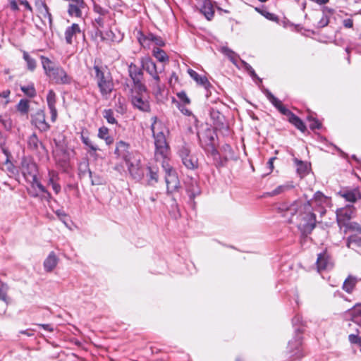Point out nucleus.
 Instances as JSON below:
<instances>
[{"label": "nucleus", "instance_id": "obj_61", "mask_svg": "<svg viewBox=\"0 0 361 361\" xmlns=\"http://www.w3.org/2000/svg\"><path fill=\"white\" fill-rule=\"evenodd\" d=\"M51 113V120L52 122H54L57 118V110L55 107L49 108Z\"/></svg>", "mask_w": 361, "mask_h": 361}, {"label": "nucleus", "instance_id": "obj_3", "mask_svg": "<svg viewBox=\"0 0 361 361\" xmlns=\"http://www.w3.org/2000/svg\"><path fill=\"white\" fill-rule=\"evenodd\" d=\"M41 60L45 74L52 82L59 85L71 83L72 78L67 74L62 67L56 65L46 56H41Z\"/></svg>", "mask_w": 361, "mask_h": 361}, {"label": "nucleus", "instance_id": "obj_22", "mask_svg": "<svg viewBox=\"0 0 361 361\" xmlns=\"http://www.w3.org/2000/svg\"><path fill=\"white\" fill-rule=\"evenodd\" d=\"M347 318H350L352 321L361 324V304L355 305L351 310L345 313Z\"/></svg>", "mask_w": 361, "mask_h": 361}, {"label": "nucleus", "instance_id": "obj_43", "mask_svg": "<svg viewBox=\"0 0 361 361\" xmlns=\"http://www.w3.org/2000/svg\"><path fill=\"white\" fill-rule=\"evenodd\" d=\"M21 91L30 97H34L36 95V91L33 84L27 86H21Z\"/></svg>", "mask_w": 361, "mask_h": 361}, {"label": "nucleus", "instance_id": "obj_62", "mask_svg": "<svg viewBox=\"0 0 361 361\" xmlns=\"http://www.w3.org/2000/svg\"><path fill=\"white\" fill-rule=\"evenodd\" d=\"M343 25L346 28H352L353 26V20L350 18L345 19L343 21Z\"/></svg>", "mask_w": 361, "mask_h": 361}, {"label": "nucleus", "instance_id": "obj_45", "mask_svg": "<svg viewBox=\"0 0 361 361\" xmlns=\"http://www.w3.org/2000/svg\"><path fill=\"white\" fill-rule=\"evenodd\" d=\"M11 94V91L9 90H6L0 92V104L3 105L4 107H6L7 104L10 102L9 96Z\"/></svg>", "mask_w": 361, "mask_h": 361}, {"label": "nucleus", "instance_id": "obj_38", "mask_svg": "<svg viewBox=\"0 0 361 361\" xmlns=\"http://www.w3.org/2000/svg\"><path fill=\"white\" fill-rule=\"evenodd\" d=\"M326 12L331 13L332 10L328 8H324L323 10V15L319 21L318 22V27H324L326 25H328L329 23V17L326 13Z\"/></svg>", "mask_w": 361, "mask_h": 361}, {"label": "nucleus", "instance_id": "obj_21", "mask_svg": "<svg viewBox=\"0 0 361 361\" xmlns=\"http://www.w3.org/2000/svg\"><path fill=\"white\" fill-rule=\"evenodd\" d=\"M80 32L81 30L80 26L76 23H73L71 26L68 27L65 31V39L66 43L71 44L73 43V37Z\"/></svg>", "mask_w": 361, "mask_h": 361}, {"label": "nucleus", "instance_id": "obj_52", "mask_svg": "<svg viewBox=\"0 0 361 361\" xmlns=\"http://www.w3.org/2000/svg\"><path fill=\"white\" fill-rule=\"evenodd\" d=\"M94 12L99 14V16H106L109 13V11L106 8H102L100 5L94 3L93 5Z\"/></svg>", "mask_w": 361, "mask_h": 361}, {"label": "nucleus", "instance_id": "obj_1", "mask_svg": "<svg viewBox=\"0 0 361 361\" xmlns=\"http://www.w3.org/2000/svg\"><path fill=\"white\" fill-rule=\"evenodd\" d=\"M310 204L297 201L286 208L283 216L288 222L295 224L303 235L310 233L316 226V216Z\"/></svg>", "mask_w": 361, "mask_h": 361}, {"label": "nucleus", "instance_id": "obj_7", "mask_svg": "<svg viewBox=\"0 0 361 361\" xmlns=\"http://www.w3.org/2000/svg\"><path fill=\"white\" fill-rule=\"evenodd\" d=\"M161 166L164 171H166V183L167 188V192L172 193L176 191L179 187V180L178 176L173 170L171 166L169 164L168 162L166 164H161Z\"/></svg>", "mask_w": 361, "mask_h": 361}, {"label": "nucleus", "instance_id": "obj_11", "mask_svg": "<svg viewBox=\"0 0 361 361\" xmlns=\"http://www.w3.org/2000/svg\"><path fill=\"white\" fill-rule=\"evenodd\" d=\"M85 6L84 0H71L68 5V13L72 17L80 18L82 9Z\"/></svg>", "mask_w": 361, "mask_h": 361}, {"label": "nucleus", "instance_id": "obj_63", "mask_svg": "<svg viewBox=\"0 0 361 361\" xmlns=\"http://www.w3.org/2000/svg\"><path fill=\"white\" fill-rule=\"evenodd\" d=\"M310 127L311 129H319L321 127V123L317 120L313 119Z\"/></svg>", "mask_w": 361, "mask_h": 361}, {"label": "nucleus", "instance_id": "obj_51", "mask_svg": "<svg viewBox=\"0 0 361 361\" xmlns=\"http://www.w3.org/2000/svg\"><path fill=\"white\" fill-rule=\"evenodd\" d=\"M288 185H279L276 189L269 192V196H275L284 192L286 190L289 189Z\"/></svg>", "mask_w": 361, "mask_h": 361}, {"label": "nucleus", "instance_id": "obj_16", "mask_svg": "<svg viewBox=\"0 0 361 361\" xmlns=\"http://www.w3.org/2000/svg\"><path fill=\"white\" fill-rule=\"evenodd\" d=\"M339 195L351 203H354L361 198V192L358 188L343 190L339 192Z\"/></svg>", "mask_w": 361, "mask_h": 361}, {"label": "nucleus", "instance_id": "obj_34", "mask_svg": "<svg viewBox=\"0 0 361 361\" xmlns=\"http://www.w3.org/2000/svg\"><path fill=\"white\" fill-rule=\"evenodd\" d=\"M221 51L226 55L234 65H237V60L239 56L236 53L226 47H221Z\"/></svg>", "mask_w": 361, "mask_h": 361}, {"label": "nucleus", "instance_id": "obj_56", "mask_svg": "<svg viewBox=\"0 0 361 361\" xmlns=\"http://www.w3.org/2000/svg\"><path fill=\"white\" fill-rule=\"evenodd\" d=\"M48 176H49V183L57 182L59 180V173L55 171H49Z\"/></svg>", "mask_w": 361, "mask_h": 361}, {"label": "nucleus", "instance_id": "obj_9", "mask_svg": "<svg viewBox=\"0 0 361 361\" xmlns=\"http://www.w3.org/2000/svg\"><path fill=\"white\" fill-rule=\"evenodd\" d=\"M355 209L353 206L347 205L336 210V221L341 228L350 222L349 220L353 217Z\"/></svg>", "mask_w": 361, "mask_h": 361}, {"label": "nucleus", "instance_id": "obj_33", "mask_svg": "<svg viewBox=\"0 0 361 361\" xmlns=\"http://www.w3.org/2000/svg\"><path fill=\"white\" fill-rule=\"evenodd\" d=\"M42 7L43 8H42V11H40V13L42 15V19L44 21V25L48 24L51 27L52 25L51 14L49 13V8L47 6V4H43Z\"/></svg>", "mask_w": 361, "mask_h": 361}, {"label": "nucleus", "instance_id": "obj_14", "mask_svg": "<svg viewBox=\"0 0 361 361\" xmlns=\"http://www.w3.org/2000/svg\"><path fill=\"white\" fill-rule=\"evenodd\" d=\"M106 16H99L97 18L94 19V25L97 29V33L99 35L102 40H112L111 36L113 35L112 32L110 30L106 32V34L104 33L100 28L104 27V18Z\"/></svg>", "mask_w": 361, "mask_h": 361}, {"label": "nucleus", "instance_id": "obj_31", "mask_svg": "<svg viewBox=\"0 0 361 361\" xmlns=\"http://www.w3.org/2000/svg\"><path fill=\"white\" fill-rule=\"evenodd\" d=\"M98 137L102 140H104L106 145H110L114 142L113 137L109 135V129L105 126H102L99 128Z\"/></svg>", "mask_w": 361, "mask_h": 361}, {"label": "nucleus", "instance_id": "obj_18", "mask_svg": "<svg viewBox=\"0 0 361 361\" xmlns=\"http://www.w3.org/2000/svg\"><path fill=\"white\" fill-rule=\"evenodd\" d=\"M126 163L130 176L135 179L141 178L143 176V172L140 168L139 160L133 161L130 158L129 159V162Z\"/></svg>", "mask_w": 361, "mask_h": 361}, {"label": "nucleus", "instance_id": "obj_27", "mask_svg": "<svg viewBox=\"0 0 361 361\" xmlns=\"http://www.w3.org/2000/svg\"><path fill=\"white\" fill-rule=\"evenodd\" d=\"M346 246L355 249L361 247V233H354L347 238Z\"/></svg>", "mask_w": 361, "mask_h": 361}, {"label": "nucleus", "instance_id": "obj_48", "mask_svg": "<svg viewBox=\"0 0 361 361\" xmlns=\"http://www.w3.org/2000/svg\"><path fill=\"white\" fill-rule=\"evenodd\" d=\"M103 116L109 123L114 124L116 123V120L114 116V112L111 109H105L104 111Z\"/></svg>", "mask_w": 361, "mask_h": 361}, {"label": "nucleus", "instance_id": "obj_47", "mask_svg": "<svg viewBox=\"0 0 361 361\" xmlns=\"http://www.w3.org/2000/svg\"><path fill=\"white\" fill-rule=\"evenodd\" d=\"M47 101L49 108L56 106V94L52 90L49 91L47 96Z\"/></svg>", "mask_w": 361, "mask_h": 361}, {"label": "nucleus", "instance_id": "obj_24", "mask_svg": "<svg viewBox=\"0 0 361 361\" xmlns=\"http://www.w3.org/2000/svg\"><path fill=\"white\" fill-rule=\"evenodd\" d=\"M58 264V258L54 252H50L44 262V269L47 272L51 271Z\"/></svg>", "mask_w": 361, "mask_h": 361}, {"label": "nucleus", "instance_id": "obj_15", "mask_svg": "<svg viewBox=\"0 0 361 361\" xmlns=\"http://www.w3.org/2000/svg\"><path fill=\"white\" fill-rule=\"evenodd\" d=\"M133 106L142 111L148 112L150 110L149 103L140 94L133 95L131 99Z\"/></svg>", "mask_w": 361, "mask_h": 361}, {"label": "nucleus", "instance_id": "obj_26", "mask_svg": "<svg viewBox=\"0 0 361 361\" xmlns=\"http://www.w3.org/2000/svg\"><path fill=\"white\" fill-rule=\"evenodd\" d=\"M188 74L190 76L197 82V84H200L204 86L206 89L210 85L209 82L205 76L200 75L196 71L192 69L188 70Z\"/></svg>", "mask_w": 361, "mask_h": 361}, {"label": "nucleus", "instance_id": "obj_30", "mask_svg": "<svg viewBox=\"0 0 361 361\" xmlns=\"http://www.w3.org/2000/svg\"><path fill=\"white\" fill-rule=\"evenodd\" d=\"M356 279L352 276H349L343 282V289L348 293H351L356 285Z\"/></svg>", "mask_w": 361, "mask_h": 361}, {"label": "nucleus", "instance_id": "obj_10", "mask_svg": "<svg viewBox=\"0 0 361 361\" xmlns=\"http://www.w3.org/2000/svg\"><path fill=\"white\" fill-rule=\"evenodd\" d=\"M128 72L130 78L133 80L135 85L138 88L139 91H146L145 86L141 82L143 75L142 70L133 63H131L128 66Z\"/></svg>", "mask_w": 361, "mask_h": 361}, {"label": "nucleus", "instance_id": "obj_46", "mask_svg": "<svg viewBox=\"0 0 361 361\" xmlns=\"http://www.w3.org/2000/svg\"><path fill=\"white\" fill-rule=\"evenodd\" d=\"M81 140L92 151L96 152L98 150L97 146L95 145L87 136H85L83 133L81 135Z\"/></svg>", "mask_w": 361, "mask_h": 361}, {"label": "nucleus", "instance_id": "obj_57", "mask_svg": "<svg viewBox=\"0 0 361 361\" xmlns=\"http://www.w3.org/2000/svg\"><path fill=\"white\" fill-rule=\"evenodd\" d=\"M293 343V341H291L288 343L291 348H298L301 345V344H302V338L300 336V334L297 335L296 338H295V340H294V343H295L294 346H292Z\"/></svg>", "mask_w": 361, "mask_h": 361}, {"label": "nucleus", "instance_id": "obj_23", "mask_svg": "<svg viewBox=\"0 0 361 361\" xmlns=\"http://www.w3.org/2000/svg\"><path fill=\"white\" fill-rule=\"evenodd\" d=\"M186 190L190 199H194L201 192L197 181L193 179H191L188 183Z\"/></svg>", "mask_w": 361, "mask_h": 361}, {"label": "nucleus", "instance_id": "obj_12", "mask_svg": "<svg viewBox=\"0 0 361 361\" xmlns=\"http://www.w3.org/2000/svg\"><path fill=\"white\" fill-rule=\"evenodd\" d=\"M33 124L41 132H46L50 128V126L46 121L45 114L43 111H38L32 118Z\"/></svg>", "mask_w": 361, "mask_h": 361}, {"label": "nucleus", "instance_id": "obj_36", "mask_svg": "<svg viewBox=\"0 0 361 361\" xmlns=\"http://www.w3.org/2000/svg\"><path fill=\"white\" fill-rule=\"evenodd\" d=\"M23 59L27 63V69L30 71H33L37 66L36 61L25 51H23Z\"/></svg>", "mask_w": 361, "mask_h": 361}, {"label": "nucleus", "instance_id": "obj_32", "mask_svg": "<svg viewBox=\"0 0 361 361\" xmlns=\"http://www.w3.org/2000/svg\"><path fill=\"white\" fill-rule=\"evenodd\" d=\"M296 171L298 175L302 178L305 176L308 173V166L307 163L298 160V159H294Z\"/></svg>", "mask_w": 361, "mask_h": 361}, {"label": "nucleus", "instance_id": "obj_20", "mask_svg": "<svg viewBox=\"0 0 361 361\" xmlns=\"http://www.w3.org/2000/svg\"><path fill=\"white\" fill-rule=\"evenodd\" d=\"M200 12L208 20H211L213 18L214 10L210 0H202Z\"/></svg>", "mask_w": 361, "mask_h": 361}, {"label": "nucleus", "instance_id": "obj_35", "mask_svg": "<svg viewBox=\"0 0 361 361\" xmlns=\"http://www.w3.org/2000/svg\"><path fill=\"white\" fill-rule=\"evenodd\" d=\"M289 122L294 125L298 130L302 132H305L306 126L303 121L296 115L293 114L288 119Z\"/></svg>", "mask_w": 361, "mask_h": 361}, {"label": "nucleus", "instance_id": "obj_39", "mask_svg": "<svg viewBox=\"0 0 361 361\" xmlns=\"http://www.w3.org/2000/svg\"><path fill=\"white\" fill-rule=\"evenodd\" d=\"M29 102L27 99H20L16 109L22 114H27L29 111Z\"/></svg>", "mask_w": 361, "mask_h": 361}, {"label": "nucleus", "instance_id": "obj_6", "mask_svg": "<svg viewBox=\"0 0 361 361\" xmlns=\"http://www.w3.org/2000/svg\"><path fill=\"white\" fill-rule=\"evenodd\" d=\"M178 154L182 163L187 169L193 170L198 168V159L195 154L191 152L188 145H181L178 149Z\"/></svg>", "mask_w": 361, "mask_h": 361}, {"label": "nucleus", "instance_id": "obj_19", "mask_svg": "<svg viewBox=\"0 0 361 361\" xmlns=\"http://www.w3.org/2000/svg\"><path fill=\"white\" fill-rule=\"evenodd\" d=\"M27 145L29 149L35 152H39L40 149L43 152L47 153V150L43 143L39 141L35 133L32 134L27 140Z\"/></svg>", "mask_w": 361, "mask_h": 361}, {"label": "nucleus", "instance_id": "obj_28", "mask_svg": "<svg viewBox=\"0 0 361 361\" xmlns=\"http://www.w3.org/2000/svg\"><path fill=\"white\" fill-rule=\"evenodd\" d=\"M8 287L6 283H1L0 286V300L4 302L3 313L6 312V307L11 302V298L8 296Z\"/></svg>", "mask_w": 361, "mask_h": 361}, {"label": "nucleus", "instance_id": "obj_49", "mask_svg": "<svg viewBox=\"0 0 361 361\" xmlns=\"http://www.w3.org/2000/svg\"><path fill=\"white\" fill-rule=\"evenodd\" d=\"M0 123L3 125L4 128L9 130L12 128V121L7 116H0Z\"/></svg>", "mask_w": 361, "mask_h": 361}, {"label": "nucleus", "instance_id": "obj_8", "mask_svg": "<svg viewBox=\"0 0 361 361\" xmlns=\"http://www.w3.org/2000/svg\"><path fill=\"white\" fill-rule=\"evenodd\" d=\"M20 170L27 182L33 183L36 181L37 166L35 162L30 160L23 159L21 162Z\"/></svg>", "mask_w": 361, "mask_h": 361}, {"label": "nucleus", "instance_id": "obj_64", "mask_svg": "<svg viewBox=\"0 0 361 361\" xmlns=\"http://www.w3.org/2000/svg\"><path fill=\"white\" fill-rule=\"evenodd\" d=\"M349 341L352 343H357L358 340H361L360 337H358L355 334H350L348 336Z\"/></svg>", "mask_w": 361, "mask_h": 361}, {"label": "nucleus", "instance_id": "obj_54", "mask_svg": "<svg viewBox=\"0 0 361 361\" xmlns=\"http://www.w3.org/2000/svg\"><path fill=\"white\" fill-rule=\"evenodd\" d=\"M178 98L185 104H190V101L186 93L183 91L178 92L176 94Z\"/></svg>", "mask_w": 361, "mask_h": 361}, {"label": "nucleus", "instance_id": "obj_41", "mask_svg": "<svg viewBox=\"0 0 361 361\" xmlns=\"http://www.w3.org/2000/svg\"><path fill=\"white\" fill-rule=\"evenodd\" d=\"M264 94L267 97V98L269 99V101L278 109L280 106H281L283 104L282 102L278 99L271 92H269L268 90H266L264 91Z\"/></svg>", "mask_w": 361, "mask_h": 361}, {"label": "nucleus", "instance_id": "obj_58", "mask_svg": "<svg viewBox=\"0 0 361 361\" xmlns=\"http://www.w3.org/2000/svg\"><path fill=\"white\" fill-rule=\"evenodd\" d=\"M278 110L283 115H286L289 118L291 117L292 115H293L294 114L290 111L288 109H287L286 106H284L283 104L281 106H279V108L278 109Z\"/></svg>", "mask_w": 361, "mask_h": 361}, {"label": "nucleus", "instance_id": "obj_42", "mask_svg": "<svg viewBox=\"0 0 361 361\" xmlns=\"http://www.w3.org/2000/svg\"><path fill=\"white\" fill-rule=\"evenodd\" d=\"M255 11L258 13H259L261 15L264 16L267 19L272 20V21H278L279 18L278 16H276L275 14L269 13V11L261 9L259 8L256 7Z\"/></svg>", "mask_w": 361, "mask_h": 361}, {"label": "nucleus", "instance_id": "obj_59", "mask_svg": "<svg viewBox=\"0 0 361 361\" xmlns=\"http://www.w3.org/2000/svg\"><path fill=\"white\" fill-rule=\"evenodd\" d=\"M151 39L152 41V43L159 47H163L164 45V42L160 37L153 35V37L151 38Z\"/></svg>", "mask_w": 361, "mask_h": 361}, {"label": "nucleus", "instance_id": "obj_25", "mask_svg": "<svg viewBox=\"0 0 361 361\" xmlns=\"http://www.w3.org/2000/svg\"><path fill=\"white\" fill-rule=\"evenodd\" d=\"M153 37L152 33L145 35L142 31H137V38L142 47L144 48H149L152 41L151 38Z\"/></svg>", "mask_w": 361, "mask_h": 361}, {"label": "nucleus", "instance_id": "obj_37", "mask_svg": "<svg viewBox=\"0 0 361 361\" xmlns=\"http://www.w3.org/2000/svg\"><path fill=\"white\" fill-rule=\"evenodd\" d=\"M153 56L160 62H165L169 60L166 52L159 47L154 48Z\"/></svg>", "mask_w": 361, "mask_h": 361}, {"label": "nucleus", "instance_id": "obj_5", "mask_svg": "<svg viewBox=\"0 0 361 361\" xmlns=\"http://www.w3.org/2000/svg\"><path fill=\"white\" fill-rule=\"evenodd\" d=\"M93 69L101 94L103 97H107L114 89V82L110 73L106 68L97 65H94Z\"/></svg>", "mask_w": 361, "mask_h": 361}, {"label": "nucleus", "instance_id": "obj_17", "mask_svg": "<svg viewBox=\"0 0 361 361\" xmlns=\"http://www.w3.org/2000/svg\"><path fill=\"white\" fill-rule=\"evenodd\" d=\"M129 145L123 141H119L116 144L115 154L118 157L123 159L126 162H129V159L131 158L130 154L128 151Z\"/></svg>", "mask_w": 361, "mask_h": 361}, {"label": "nucleus", "instance_id": "obj_29", "mask_svg": "<svg viewBox=\"0 0 361 361\" xmlns=\"http://www.w3.org/2000/svg\"><path fill=\"white\" fill-rule=\"evenodd\" d=\"M326 201V197L324 194L319 191L315 192L314 197L310 200H308L305 204H310L311 207L314 209V207L320 205Z\"/></svg>", "mask_w": 361, "mask_h": 361}, {"label": "nucleus", "instance_id": "obj_60", "mask_svg": "<svg viewBox=\"0 0 361 361\" xmlns=\"http://www.w3.org/2000/svg\"><path fill=\"white\" fill-rule=\"evenodd\" d=\"M32 184L35 185L41 192L47 193L49 197H50L51 195L49 194V192H48L47 190H46V188L44 187V185L40 182H39L37 180V178H36V181H35Z\"/></svg>", "mask_w": 361, "mask_h": 361}, {"label": "nucleus", "instance_id": "obj_53", "mask_svg": "<svg viewBox=\"0 0 361 361\" xmlns=\"http://www.w3.org/2000/svg\"><path fill=\"white\" fill-rule=\"evenodd\" d=\"M148 171H149L148 176L149 177L150 180H153L155 183L157 182V180H158L157 171L156 169H153L152 167H148Z\"/></svg>", "mask_w": 361, "mask_h": 361}, {"label": "nucleus", "instance_id": "obj_4", "mask_svg": "<svg viewBox=\"0 0 361 361\" xmlns=\"http://www.w3.org/2000/svg\"><path fill=\"white\" fill-rule=\"evenodd\" d=\"M142 68L145 70L152 78L149 86L152 93L157 97L161 95L164 85L161 84L160 77L157 71L155 63L149 56H144L140 59Z\"/></svg>", "mask_w": 361, "mask_h": 361}, {"label": "nucleus", "instance_id": "obj_55", "mask_svg": "<svg viewBox=\"0 0 361 361\" xmlns=\"http://www.w3.org/2000/svg\"><path fill=\"white\" fill-rule=\"evenodd\" d=\"M204 149L207 152L214 157L218 154V151L212 143L207 145V146L204 147Z\"/></svg>", "mask_w": 361, "mask_h": 361}, {"label": "nucleus", "instance_id": "obj_44", "mask_svg": "<svg viewBox=\"0 0 361 361\" xmlns=\"http://www.w3.org/2000/svg\"><path fill=\"white\" fill-rule=\"evenodd\" d=\"M343 227L345 228V230L344 231L345 233L349 230L356 232L355 233H361V226L356 222H349L347 225H345Z\"/></svg>", "mask_w": 361, "mask_h": 361}, {"label": "nucleus", "instance_id": "obj_40", "mask_svg": "<svg viewBox=\"0 0 361 361\" xmlns=\"http://www.w3.org/2000/svg\"><path fill=\"white\" fill-rule=\"evenodd\" d=\"M264 94L267 97V98L269 99V101L278 109L280 106H281L283 104L282 102L278 99L271 92H269L268 90H266L264 91Z\"/></svg>", "mask_w": 361, "mask_h": 361}, {"label": "nucleus", "instance_id": "obj_2", "mask_svg": "<svg viewBox=\"0 0 361 361\" xmlns=\"http://www.w3.org/2000/svg\"><path fill=\"white\" fill-rule=\"evenodd\" d=\"M152 120L151 130L154 139V158L161 164H166L170 154V148L166 138L169 130L161 121L157 120V117H153Z\"/></svg>", "mask_w": 361, "mask_h": 361}, {"label": "nucleus", "instance_id": "obj_13", "mask_svg": "<svg viewBox=\"0 0 361 361\" xmlns=\"http://www.w3.org/2000/svg\"><path fill=\"white\" fill-rule=\"evenodd\" d=\"M333 265V261L326 252H323L318 255L317 267L319 271L331 269Z\"/></svg>", "mask_w": 361, "mask_h": 361}, {"label": "nucleus", "instance_id": "obj_50", "mask_svg": "<svg viewBox=\"0 0 361 361\" xmlns=\"http://www.w3.org/2000/svg\"><path fill=\"white\" fill-rule=\"evenodd\" d=\"M222 149L225 153V159L226 160L233 158L234 152H233L232 147L229 145H224L222 147Z\"/></svg>", "mask_w": 361, "mask_h": 361}]
</instances>
